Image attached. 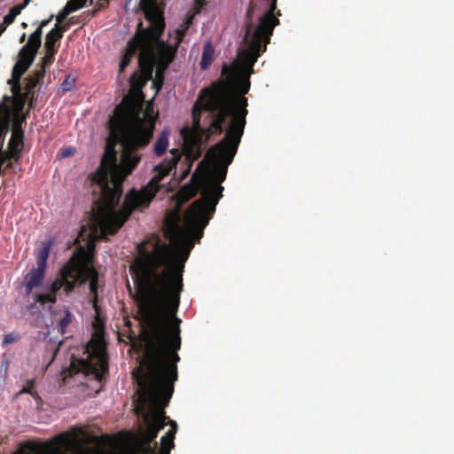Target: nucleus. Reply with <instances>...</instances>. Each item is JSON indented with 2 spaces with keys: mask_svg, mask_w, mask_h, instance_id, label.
I'll use <instances>...</instances> for the list:
<instances>
[{
  "mask_svg": "<svg viewBox=\"0 0 454 454\" xmlns=\"http://www.w3.org/2000/svg\"><path fill=\"white\" fill-rule=\"evenodd\" d=\"M275 27V24L262 22L254 27L251 20L247 22L244 42L248 48L243 53L244 70L241 73H253V67L259 56L266 51Z\"/></svg>",
  "mask_w": 454,
  "mask_h": 454,
  "instance_id": "39448f33",
  "label": "nucleus"
},
{
  "mask_svg": "<svg viewBox=\"0 0 454 454\" xmlns=\"http://www.w3.org/2000/svg\"><path fill=\"white\" fill-rule=\"evenodd\" d=\"M58 351H59V348H54L53 356H52V358H51V362H50V363H51V362L53 361V359H54V357H55L56 354L58 353Z\"/></svg>",
  "mask_w": 454,
  "mask_h": 454,
  "instance_id": "ea45409f",
  "label": "nucleus"
},
{
  "mask_svg": "<svg viewBox=\"0 0 454 454\" xmlns=\"http://www.w3.org/2000/svg\"><path fill=\"white\" fill-rule=\"evenodd\" d=\"M56 314L62 315V317L59 318V320L57 324V327H58L59 332L64 335L67 333V326L73 322L74 317L71 313L69 309H67V307H64L62 309H60Z\"/></svg>",
  "mask_w": 454,
  "mask_h": 454,
  "instance_id": "f3484780",
  "label": "nucleus"
},
{
  "mask_svg": "<svg viewBox=\"0 0 454 454\" xmlns=\"http://www.w3.org/2000/svg\"><path fill=\"white\" fill-rule=\"evenodd\" d=\"M29 67L30 66L23 64L19 60L13 66L12 71V78L8 81V83L11 84L13 95H18L20 93L22 90L20 79Z\"/></svg>",
  "mask_w": 454,
  "mask_h": 454,
  "instance_id": "f8f14e48",
  "label": "nucleus"
},
{
  "mask_svg": "<svg viewBox=\"0 0 454 454\" xmlns=\"http://www.w3.org/2000/svg\"><path fill=\"white\" fill-rule=\"evenodd\" d=\"M9 362L7 360H4L2 362V366H4L5 371L8 368Z\"/></svg>",
  "mask_w": 454,
  "mask_h": 454,
  "instance_id": "58836bf2",
  "label": "nucleus"
},
{
  "mask_svg": "<svg viewBox=\"0 0 454 454\" xmlns=\"http://www.w3.org/2000/svg\"><path fill=\"white\" fill-rule=\"evenodd\" d=\"M62 34L59 28H52L45 36L44 48L46 51H58Z\"/></svg>",
  "mask_w": 454,
  "mask_h": 454,
  "instance_id": "2eb2a0df",
  "label": "nucleus"
},
{
  "mask_svg": "<svg viewBox=\"0 0 454 454\" xmlns=\"http://www.w3.org/2000/svg\"><path fill=\"white\" fill-rule=\"evenodd\" d=\"M108 372V362L106 354L98 352L89 355L87 358H77L72 356L69 366L63 371L66 376H73L82 372L86 375H93L100 380L105 373Z\"/></svg>",
  "mask_w": 454,
  "mask_h": 454,
  "instance_id": "423d86ee",
  "label": "nucleus"
},
{
  "mask_svg": "<svg viewBox=\"0 0 454 454\" xmlns=\"http://www.w3.org/2000/svg\"><path fill=\"white\" fill-rule=\"evenodd\" d=\"M26 445L32 448V444L30 442H27Z\"/></svg>",
  "mask_w": 454,
  "mask_h": 454,
  "instance_id": "37998d69",
  "label": "nucleus"
},
{
  "mask_svg": "<svg viewBox=\"0 0 454 454\" xmlns=\"http://www.w3.org/2000/svg\"><path fill=\"white\" fill-rule=\"evenodd\" d=\"M31 295L33 298V302L28 304L26 308L27 311L31 316L41 315L44 308V304L48 303L49 301H53V297L50 295H42L39 293L32 294Z\"/></svg>",
  "mask_w": 454,
  "mask_h": 454,
  "instance_id": "ddd939ff",
  "label": "nucleus"
},
{
  "mask_svg": "<svg viewBox=\"0 0 454 454\" xmlns=\"http://www.w3.org/2000/svg\"><path fill=\"white\" fill-rule=\"evenodd\" d=\"M54 18V15L53 14H51L50 17L46 20H43L40 22L39 24V27L37 28H41V30L43 31V28L46 26H48L50 24V22L52 20V19Z\"/></svg>",
  "mask_w": 454,
  "mask_h": 454,
  "instance_id": "473e14b6",
  "label": "nucleus"
},
{
  "mask_svg": "<svg viewBox=\"0 0 454 454\" xmlns=\"http://www.w3.org/2000/svg\"><path fill=\"white\" fill-rule=\"evenodd\" d=\"M136 75H137V74H136V73H134V74H132L131 78H132V79H133V78H135V76H136Z\"/></svg>",
  "mask_w": 454,
  "mask_h": 454,
  "instance_id": "a18cd8bd",
  "label": "nucleus"
},
{
  "mask_svg": "<svg viewBox=\"0 0 454 454\" xmlns=\"http://www.w3.org/2000/svg\"><path fill=\"white\" fill-rule=\"evenodd\" d=\"M58 51H46L44 57L42 59V63L40 64L39 68H43L45 70L46 67L51 66L55 59V55Z\"/></svg>",
  "mask_w": 454,
  "mask_h": 454,
  "instance_id": "a878e982",
  "label": "nucleus"
},
{
  "mask_svg": "<svg viewBox=\"0 0 454 454\" xmlns=\"http://www.w3.org/2000/svg\"><path fill=\"white\" fill-rule=\"evenodd\" d=\"M253 12H254V6H249V8L247 9V19H251L252 17V14H253Z\"/></svg>",
  "mask_w": 454,
  "mask_h": 454,
  "instance_id": "e433bc0d",
  "label": "nucleus"
},
{
  "mask_svg": "<svg viewBox=\"0 0 454 454\" xmlns=\"http://www.w3.org/2000/svg\"><path fill=\"white\" fill-rule=\"evenodd\" d=\"M276 8L277 0H272L268 12L260 17L259 22L266 24H275V26H277L279 23V20L276 17H274V12Z\"/></svg>",
  "mask_w": 454,
  "mask_h": 454,
  "instance_id": "4be33fe9",
  "label": "nucleus"
},
{
  "mask_svg": "<svg viewBox=\"0 0 454 454\" xmlns=\"http://www.w3.org/2000/svg\"><path fill=\"white\" fill-rule=\"evenodd\" d=\"M29 4V0H24L22 4L14 5L9 10L8 14L4 17V21L7 25H11L21 11Z\"/></svg>",
  "mask_w": 454,
  "mask_h": 454,
  "instance_id": "aec40b11",
  "label": "nucleus"
},
{
  "mask_svg": "<svg viewBox=\"0 0 454 454\" xmlns=\"http://www.w3.org/2000/svg\"><path fill=\"white\" fill-rule=\"evenodd\" d=\"M160 87H162V83H161V82H160L159 87H158V90H159Z\"/></svg>",
  "mask_w": 454,
  "mask_h": 454,
  "instance_id": "de8ad7c7",
  "label": "nucleus"
},
{
  "mask_svg": "<svg viewBox=\"0 0 454 454\" xmlns=\"http://www.w3.org/2000/svg\"><path fill=\"white\" fill-rule=\"evenodd\" d=\"M74 270L77 271V276H74L75 287L90 280V292L92 295L91 303L97 313H98V273L93 266L85 265L80 262H74Z\"/></svg>",
  "mask_w": 454,
  "mask_h": 454,
  "instance_id": "6e6552de",
  "label": "nucleus"
},
{
  "mask_svg": "<svg viewBox=\"0 0 454 454\" xmlns=\"http://www.w3.org/2000/svg\"><path fill=\"white\" fill-rule=\"evenodd\" d=\"M207 112L208 114H211V123H210V127H209V128L207 129V131L208 132V133H207V136H210V133H211V132H215V133H216V134L220 135L221 133H218V132L215 130V127L213 126V121H214V119H215V114H214L213 112H209V111H207Z\"/></svg>",
  "mask_w": 454,
  "mask_h": 454,
  "instance_id": "2f4dec72",
  "label": "nucleus"
},
{
  "mask_svg": "<svg viewBox=\"0 0 454 454\" xmlns=\"http://www.w3.org/2000/svg\"><path fill=\"white\" fill-rule=\"evenodd\" d=\"M45 269L35 267L31 269L25 276H24V286L26 291V295L29 296L33 294V290L35 288L40 287L45 278Z\"/></svg>",
  "mask_w": 454,
  "mask_h": 454,
  "instance_id": "9d476101",
  "label": "nucleus"
},
{
  "mask_svg": "<svg viewBox=\"0 0 454 454\" xmlns=\"http://www.w3.org/2000/svg\"><path fill=\"white\" fill-rule=\"evenodd\" d=\"M54 440L58 444L64 445L67 442V435L59 434L54 438Z\"/></svg>",
  "mask_w": 454,
  "mask_h": 454,
  "instance_id": "7c9ffc66",
  "label": "nucleus"
},
{
  "mask_svg": "<svg viewBox=\"0 0 454 454\" xmlns=\"http://www.w3.org/2000/svg\"><path fill=\"white\" fill-rule=\"evenodd\" d=\"M187 259V254H137L129 267L140 294L139 311L146 341L143 357L146 372L139 383L143 393L136 412L143 416L145 427L140 434L147 442H153L168 423L174 422L163 409L168 405L178 379L182 320L177 312Z\"/></svg>",
  "mask_w": 454,
  "mask_h": 454,
  "instance_id": "f257e3e1",
  "label": "nucleus"
},
{
  "mask_svg": "<svg viewBox=\"0 0 454 454\" xmlns=\"http://www.w3.org/2000/svg\"><path fill=\"white\" fill-rule=\"evenodd\" d=\"M69 28V24H64L62 25V23L60 24V32L61 34L63 35L65 31H67V29Z\"/></svg>",
  "mask_w": 454,
  "mask_h": 454,
  "instance_id": "4c0bfd02",
  "label": "nucleus"
},
{
  "mask_svg": "<svg viewBox=\"0 0 454 454\" xmlns=\"http://www.w3.org/2000/svg\"><path fill=\"white\" fill-rule=\"evenodd\" d=\"M7 24H5L4 21H3L2 23H0V36L2 35V34L5 31L6 27H7Z\"/></svg>",
  "mask_w": 454,
  "mask_h": 454,
  "instance_id": "c9c22d12",
  "label": "nucleus"
},
{
  "mask_svg": "<svg viewBox=\"0 0 454 454\" xmlns=\"http://www.w3.org/2000/svg\"><path fill=\"white\" fill-rule=\"evenodd\" d=\"M17 340H18L17 334L12 333L4 335V340H3V344L4 345L11 344V343L17 341Z\"/></svg>",
  "mask_w": 454,
  "mask_h": 454,
  "instance_id": "c756f323",
  "label": "nucleus"
},
{
  "mask_svg": "<svg viewBox=\"0 0 454 454\" xmlns=\"http://www.w3.org/2000/svg\"><path fill=\"white\" fill-rule=\"evenodd\" d=\"M24 132L19 121L13 124L12 134L8 143V151L4 152V155L8 157V160L13 159L15 161L20 160V153L23 149Z\"/></svg>",
  "mask_w": 454,
  "mask_h": 454,
  "instance_id": "1a4fd4ad",
  "label": "nucleus"
},
{
  "mask_svg": "<svg viewBox=\"0 0 454 454\" xmlns=\"http://www.w3.org/2000/svg\"><path fill=\"white\" fill-rule=\"evenodd\" d=\"M22 27H27V24L25 22L22 23Z\"/></svg>",
  "mask_w": 454,
  "mask_h": 454,
  "instance_id": "c03bdc74",
  "label": "nucleus"
},
{
  "mask_svg": "<svg viewBox=\"0 0 454 454\" xmlns=\"http://www.w3.org/2000/svg\"><path fill=\"white\" fill-rule=\"evenodd\" d=\"M12 164L11 162H10V163H8V164L6 165V167H7L8 168H12Z\"/></svg>",
  "mask_w": 454,
  "mask_h": 454,
  "instance_id": "79ce46f5",
  "label": "nucleus"
},
{
  "mask_svg": "<svg viewBox=\"0 0 454 454\" xmlns=\"http://www.w3.org/2000/svg\"><path fill=\"white\" fill-rule=\"evenodd\" d=\"M171 426L172 428L161 437L160 454H170V450L175 447L174 440L177 432V424L171 422Z\"/></svg>",
  "mask_w": 454,
  "mask_h": 454,
  "instance_id": "4468645a",
  "label": "nucleus"
},
{
  "mask_svg": "<svg viewBox=\"0 0 454 454\" xmlns=\"http://www.w3.org/2000/svg\"><path fill=\"white\" fill-rule=\"evenodd\" d=\"M153 83L155 86H158V82L154 81Z\"/></svg>",
  "mask_w": 454,
  "mask_h": 454,
  "instance_id": "49530a36",
  "label": "nucleus"
},
{
  "mask_svg": "<svg viewBox=\"0 0 454 454\" xmlns=\"http://www.w3.org/2000/svg\"><path fill=\"white\" fill-rule=\"evenodd\" d=\"M190 168H191V163H189L187 168L183 172V174L181 176L182 180L184 179L188 176V174L190 172Z\"/></svg>",
  "mask_w": 454,
  "mask_h": 454,
  "instance_id": "f704fd0d",
  "label": "nucleus"
},
{
  "mask_svg": "<svg viewBox=\"0 0 454 454\" xmlns=\"http://www.w3.org/2000/svg\"><path fill=\"white\" fill-rule=\"evenodd\" d=\"M71 12L67 10L65 7L59 12V14L56 16L57 23L55 24V28L60 29V24L63 23V21L67 19V17Z\"/></svg>",
  "mask_w": 454,
  "mask_h": 454,
  "instance_id": "bb28decb",
  "label": "nucleus"
},
{
  "mask_svg": "<svg viewBox=\"0 0 454 454\" xmlns=\"http://www.w3.org/2000/svg\"><path fill=\"white\" fill-rule=\"evenodd\" d=\"M25 37H26V35H25V34H23V35L20 37V43L24 42Z\"/></svg>",
  "mask_w": 454,
  "mask_h": 454,
  "instance_id": "a19ab883",
  "label": "nucleus"
},
{
  "mask_svg": "<svg viewBox=\"0 0 454 454\" xmlns=\"http://www.w3.org/2000/svg\"><path fill=\"white\" fill-rule=\"evenodd\" d=\"M51 244L50 242H44L39 251V254L36 261V266L45 269L47 267V260L51 250Z\"/></svg>",
  "mask_w": 454,
  "mask_h": 454,
  "instance_id": "5701e85b",
  "label": "nucleus"
},
{
  "mask_svg": "<svg viewBox=\"0 0 454 454\" xmlns=\"http://www.w3.org/2000/svg\"><path fill=\"white\" fill-rule=\"evenodd\" d=\"M74 87V80L70 79V76H67L63 82L61 83V89L63 91H70Z\"/></svg>",
  "mask_w": 454,
  "mask_h": 454,
  "instance_id": "c85d7f7f",
  "label": "nucleus"
},
{
  "mask_svg": "<svg viewBox=\"0 0 454 454\" xmlns=\"http://www.w3.org/2000/svg\"><path fill=\"white\" fill-rule=\"evenodd\" d=\"M34 380L28 381L27 385L26 387H24L19 394H29L31 395L34 398H38V394L37 392L34 391L33 390V387H34Z\"/></svg>",
  "mask_w": 454,
  "mask_h": 454,
  "instance_id": "cd10ccee",
  "label": "nucleus"
},
{
  "mask_svg": "<svg viewBox=\"0 0 454 454\" xmlns=\"http://www.w3.org/2000/svg\"><path fill=\"white\" fill-rule=\"evenodd\" d=\"M203 163H204V160H202L201 162H200L199 167H200V166H201Z\"/></svg>",
  "mask_w": 454,
  "mask_h": 454,
  "instance_id": "09e8293b",
  "label": "nucleus"
},
{
  "mask_svg": "<svg viewBox=\"0 0 454 454\" xmlns=\"http://www.w3.org/2000/svg\"><path fill=\"white\" fill-rule=\"evenodd\" d=\"M46 70L43 68H38L33 72L32 74L26 78V84L24 91H20V94L16 95L20 97L23 100L32 99L35 95V87L43 80Z\"/></svg>",
  "mask_w": 454,
  "mask_h": 454,
  "instance_id": "9b49d317",
  "label": "nucleus"
},
{
  "mask_svg": "<svg viewBox=\"0 0 454 454\" xmlns=\"http://www.w3.org/2000/svg\"><path fill=\"white\" fill-rule=\"evenodd\" d=\"M168 137H169V131L168 130H163L160 136L158 137L154 145H153V153L160 156L162 155L168 149Z\"/></svg>",
  "mask_w": 454,
  "mask_h": 454,
  "instance_id": "a211bd4d",
  "label": "nucleus"
},
{
  "mask_svg": "<svg viewBox=\"0 0 454 454\" xmlns=\"http://www.w3.org/2000/svg\"><path fill=\"white\" fill-rule=\"evenodd\" d=\"M77 271L74 270V260L72 259L60 270L59 278L55 279L47 287L48 292L41 294L53 297V301H49V303H55L57 301V294L62 287H64L67 295L74 291L75 288L74 276H77Z\"/></svg>",
  "mask_w": 454,
  "mask_h": 454,
  "instance_id": "0eeeda50",
  "label": "nucleus"
},
{
  "mask_svg": "<svg viewBox=\"0 0 454 454\" xmlns=\"http://www.w3.org/2000/svg\"><path fill=\"white\" fill-rule=\"evenodd\" d=\"M103 7V4H100L99 6H98V9Z\"/></svg>",
  "mask_w": 454,
  "mask_h": 454,
  "instance_id": "8fccbe9b",
  "label": "nucleus"
},
{
  "mask_svg": "<svg viewBox=\"0 0 454 454\" xmlns=\"http://www.w3.org/2000/svg\"><path fill=\"white\" fill-rule=\"evenodd\" d=\"M73 154H74V149L71 147L65 148L62 150V157H69Z\"/></svg>",
  "mask_w": 454,
  "mask_h": 454,
  "instance_id": "72a5a7b5",
  "label": "nucleus"
},
{
  "mask_svg": "<svg viewBox=\"0 0 454 454\" xmlns=\"http://www.w3.org/2000/svg\"><path fill=\"white\" fill-rule=\"evenodd\" d=\"M215 59V48L211 41H207L203 47L202 57L200 60V68L207 69Z\"/></svg>",
  "mask_w": 454,
  "mask_h": 454,
  "instance_id": "dca6fc26",
  "label": "nucleus"
},
{
  "mask_svg": "<svg viewBox=\"0 0 454 454\" xmlns=\"http://www.w3.org/2000/svg\"><path fill=\"white\" fill-rule=\"evenodd\" d=\"M37 51H33V49L27 48V46H23L19 52V61L23 64L31 66L36 57Z\"/></svg>",
  "mask_w": 454,
  "mask_h": 454,
  "instance_id": "412c9836",
  "label": "nucleus"
},
{
  "mask_svg": "<svg viewBox=\"0 0 454 454\" xmlns=\"http://www.w3.org/2000/svg\"><path fill=\"white\" fill-rule=\"evenodd\" d=\"M194 20V14H188L181 26L176 30L177 44L183 41L188 29L192 25Z\"/></svg>",
  "mask_w": 454,
  "mask_h": 454,
  "instance_id": "6ab92c4d",
  "label": "nucleus"
},
{
  "mask_svg": "<svg viewBox=\"0 0 454 454\" xmlns=\"http://www.w3.org/2000/svg\"><path fill=\"white\" fill-rule=\"evenodd\" d=\"M42 35L41 28H36L29 36L27 44V48L33 49L35 51H38L42 44Z\"/></svg>",
  "mask_w": 454,
  "mask_h": 454,
  "instance_id": "b1692460",
  "label": "nucleus"
},
{
  "mask_svg": "<svg viewBox=\"0 0 454 454\" xmlns=\"http://www.w3.org/2000/svg\"><path fill=\"white\" fill-rule=\"evenodd\" d=\"M145 19L149 26L144 28L143 22H138L134 36L127 43L120 63V73L129 65L137 51H139L137 56L139 67L145 75L150 77L153 74L156 53L166 67L174 60L179 44L176 41V45L171 46L160 41L165 28L161 13L156 9H149L145 12Z\"/></svg>",
  "mask_w": 454,
  "mask_h": 454,
  "instance_id": "20e7f679",
  "label": "nucleus"
},
{
  "mask_svg": "<svg viewBox=\"0 0 454 454\" xmlns=\"http://www.w3.org/2000/svg\"><path fill=\"white\" fill-rule=\"evenodd\" d=\"M86 2L87 0H69L64 7L70 12H73L82 8Z\"/></svg>",
  "mask_w": 454,
  "mask_h": 454,
  "instance_id": "393cba45",
  "label": "nucleus"
},
{
  "mask_svg": "<svg viewBox=\"0 0 454 454\" xmlns=\"http://www.w3.org/2000/svg\"><path fill=\"white\" fill-rule=\"evenodd\" d=\"M111 135L119 140L121 152L117 158L115 142L107 139L100 165L90 176L92 194L95 198L92 208L90 235L95 239H107L115 234L137 209L149 207L157 192L164 186L160 182L167 176L181 157L178 149L170 151L154 168L155 174L139 192L132 190L125 198L124 204L117 210L122 195V183L141 160L138 151L151 142L155 129V118L149 113H142L140 106L131 98L124 97L115 107L109 120Z\"/></svg>",
  "mask_w": 454,
  "mask_h": 454,
  "instance_id": "7ed1b4c3",
  "label": "nucleus"
},
{
  "mask_svg": "<svg viewBox=\"0 0 454 454\" xmlns=\"http://www.w3.org/2000/svg\"><path fill=\"white\" fill-rule=\"evenodd\" d=\"M250 73H241L236 80L238 94H229L224 82H215L201 90L192 108V126L197 132L203 131L200 125L201 111L215 114L213 126L218 133L223 132V124L230 122L224 137L213 145L206 158L211 167L203 171L194 172L190 182L179 191L181 200L187 201L199 192L200 198L193 201L184 215V225L177 209L168 211L163 220V231L169 239V245L182 254L189 257L194 247L203 236V231L215 212L216 205L224 190L221 184L226 179L229 165L232 162L247 124V98L245 95L250 89Z\"/></svg>",
  "mask_w": 454,
  "mask_h": 454,
  "instance_id": "f03ea898",
  "label": "nucleus"
}]
</instances>
